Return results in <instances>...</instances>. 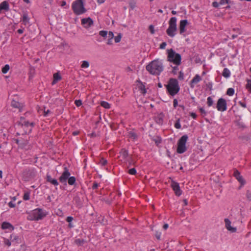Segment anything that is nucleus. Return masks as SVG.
Returning a JSON list of instances; mask_svg holds the SVG:
<instances>
[{
  "label": "nucleus",
  "mask_w": 251,
  "mask_h": 251,
  "mask_svg": "<svg viewBox=\"0 0 251 251\" xmlns=\"http://www.w3.org/2000/svg\"><path fill=\"white\" fill-rule=\"evenodd\" d=\"M146 70L151 75H159L163 70V65L159 59L152 61L146 66Z\"/></svg>",
  "instance_id": "1"
},
{
  "label": "nucleus",
  "mask_w": 251,
  "mask_h": 251,
  "mask_svg": "<svg viewBox=\"0 0 251 251\" xmlns=\"http://www.w3.org/2000/svg\"><path fill=\"white\" fill-rule=\"evenodd\" d=\"M27 219L29 221H39L45 217L47 213L41 208H36L27 213Z\"/></svg>",
  "instance_id": "2"
},
{
  "label": "nucleus",
  "mask_w": 251,
  "mask_h": 251,
  "mask_svg": "<svg viewBox=\"0 0 251 251\" xmlns=\"http://www.w3.org/2000/svg\"><path fill=\"white\" fill-rule=\"evenodd\" d=\"M165 86L169 94L173 96L176 94L179 90L178 81L175 78H171Z\"/></svg>",
  "instance_id": "3"
},
{
  "label": "nucleus",
  "mask_w": 251,
  "mask_h": 251,
  "mask_svg": "<svg viewBox=\"0 0 251 251\" xmlns=\"http://www.w3.org/2000/svg\"><path fill=\"white\" fill-rule=\"evenodd\" d=\"M167 60L178 66L181 64V57L180 54L176 53L172 49L167 50Z\"/></svg>",
  "instance_id": "4"
},
{
  "label": "nucleus",
  "mask_w": 251,
  "mask_h": 251,
  "mask_svg": "<svg viewBox=\"0 0 251 251\" xmlns=\"http://www.w3.org/2000/svg\"><path fill=\"white\" fill-rule=\"evenodd\" d=\"M176 18L172 17L169 22V27L166 30V33L170 37H173L176 35Z\"/></svg>",
  "instance_id": "5"
},
{
  "label": "nucleus",
  "mask_w": 251,
  "mask_h": 251,
  "mask_svg": "<svg viewBox=\"0 0 251 251\" xmlns=\"http://www.w3.org/2000/svg\"><path fill=\"white\" fill-rule=\"evenodd\" d=\"M188 139L187 135H183L177 143V152L178 153H182L186 151V143Z\"/></svg>",
  "instance_id": "6"
},
{
  "label": "nucleus",
  "mask_w": 251,
  "mask_h": 251,
  "mask_svg": "<svg viewBox=\"0 0 251 251\" xmlns=\"http://www.w3.org/2000/svg\"><path fill=\"white\" fill-rule=\"evenodd\" d=\"M19 125H21L22 127L25 130V134H29L31 132L32 127L34 126L33 122H29L25 121L24 118L21 117L19 121Z\"/></svg>",
  "instance_id": "7"
},
{
  "label": "nucleus",
  "mask_w": 251,
  "mask_h": 251,
  "mask_svg": "<svg viewBox=\"0 0 251 251\" xmlns=\"http://www.w3.org/2000/svg\"><path fill=\"white\" fill-rule=\"evenodd\" d=\"M216 108L218 111H225L227 109L226 100L223 98H220L217 101Z\"/></svg>",
  "instance_id": "8"
},
{
  "label": "nucleus",
  "mask_w": 251,
  "mask_h": 251,
  "mask_svg": "<svg viewBox=\"0 0 251 251\" xmlns=\"http://www.w3.org/2000/svg\"><path fill=\"white\" fill-rule=\"evenodd\" d=\"M81 22L82 26L85 28H89L94 24L93 20L90 17L82 19Z\"/></svg>",
  "instance_id": "9"
},
{
  "label": "nucleus",
  "mask_w": 251,
  "mask_h": 251,
  "mask_svg": "<svg viewBox=\"0 0 251 251\" xmlns=\"http://www.w3.org/2000/svg\"><path fill=\"white\" fill-rule=\"evenodd\" d=\"M70 176L69 171L65 168V170L63 172L62 175L59 178L60 182L62 183L66 184L67 180Z\"/></svg>",
  "instance_id": "10"
},
{
  "label": "nucleus",
  "mask_w": 251,
  "mask_h": 251,
  "mask_svg": "<svg viewBox=\"0 0 251 251\" xmlns=\"http://www.w3.org/2000/svg\"><path fill=\"white\" fill-rule=\"evenodd\" d=\"M233 176L236 179L241 183L242 185H244L246 182L243 176L241 175L240 173L236 169H234Z\"/></svg>",
  "instance_id": "11"
},
{
  "label": "nucleus",
  "mask_w": 251,
  "mask_h": 251,
  "mask_svg": "<svg viewBox=\"0 0 251 251\" xmlns=\"http://www.w3.org/2000/svg\"><path fill=\"white\" fill-rule=\"evenodd\" d=\"M171 187L175 191L176 196H179L181 194V191L180 189L179 185L177 182L172 181Z\"/></svg>",
  "instance_id": "12"
},
{
  "label": "nucleus",
  "mask_w": 251,
  "mask_h": 251,
  "mask_svg": "<svg viewBox=\"0 0 251 251\" xmlns=\"http://www.w3.org/2000/svg\"><path fill=\"white\" fill-rule=\"evenodd\" d=\"M25 175L28 177L27 180L34 178L37 175V171L35 169H29L25 172Z\"/></svg>",
  "instance_id": "13"
},
{
  "label": "nucleus",
  "mask_w": 251,
  "mask_h": 251,
  "mask_svg": "<svg viewBox=\"0 0 251 251\" xmlns=\"http://www.w3.org/2000/svg\"><path fill=\"white\" fill-rule=\"evenodd\" d=\"M188 22L187 20H181L179 23V29L180 34H182L185 32V27L188 25Z\"/></svg>",
  "instance_id": "14"
},
{
  "label": "nucleus",
  "mask_w": 251,
  "mask_h": 251,
  "mask_svg": "<svg viewBox=\"0 0 251 251\" xmlns=\"http://www.w3.org/2000/svg\"><path fill=\"white\" fill-rule=\"evenodd\" d=\"M225 222L226 227L228 230L231 231V232H236V228L235 227H233L231 226V223L228 219L226 218L225 219Z\"/></svg>",
  "instance_id": "15"
},
{
  "label": "nucleus",
  "mask_w": 251,
  "mask_h": 251,
  "mask_svg": "<svg viewBox=\"0 0 251 251\" xmlns=\"http://www.w3.org/2000/svg\"><path fill=\"white\" fill-rule=\"evenodd\" d=\"M9 9V5L7 1H3L0 3V14L2 11H7Z\"/></svg>",
  "instance_id": "16"
},
{
  "label": "nucleus",
  "mask_w": 251,
  "mask_h": 251,
  "mask_svg": "<svg viewBox=\"0 0 251 251\" xmlns=\"http://www.w3.org/2000/svg\"><path fill=\"white\" fill-rule=\"evenodd\" d=\"M128 151L125 149H123L120 152V156L119 157L121 158L122 160L126 161L128 156Z\"/></svg>",
  "instance_id": "17"
},
{
  "label": "nucleus",
  "mask_w": 251,
  "mask_h": 251,
  "mask_svg": "<svg viewBox=\"0 0 251 251\" xmlns=\"http://www.w3.org/2000/svg\"><path fill=\"white\" fill-rule=\"evenodd\" d=\"M11 106L14 108H17L19 109V111H21L22 110L23 108L24 107V104L22 103H20L18 101H17L15 100H13L11 101Z\"/></svg>",
  "instance_id": "18"
},
{
  "label": "nucleus",
  "mask_w": 251,
  "mask_h": 251,
  "mask_svg": "<svg viewBox=\"0 0 251 251\" xmlns=\"http://www.w3.org/2000/svg\"><path fill=\"white\" fill-rule=\"evenodd\" d=\"M201 80V78L199 75H196L195 77L192 79L191 81L190 86L191 88H194V84H196L200 81Z\"/></svg>",
  "instance_id": "19"
},
{
  "label": "nucleus",
  "mask_w": 251,
  "mask_h": 251,
  "mask_svg": "<svg viewBox=\"0 0 251 251\" xmlns=\"http://www.w3.org/2000/svg\"><path fill=\"white\" fill-rule=\"evenodd\" d=\"M29 20L30 18L28 17L27 14L24 13L23 15L22 18L21 19V21L23 22L25 25H26L29 23Z\"/></svg>",
  "instance_id": "20"
},
{
  "label": "nucleus",
  "mask_w": 251,
  "mask_h": 251,
  "mask_svg": "<svg viewBox=\"0 0 251 251\" xmlns=\"http://www.w3.org/2000/svg\"><path fill=\"white\" fill-rule=\"evenodd\" d=\"M72 9L75 14L78 15V0H75L73 3Z\"/></svg>",
  "instance_id": "21"
},
{
  "label": "nucleus",
  "mask_w": 251,
  "mask_h": 251,
  "mask_svg": "<svg viewBox=\"0 0 251 251\" xmlns=\"http://www.w3.org/2000/svg\"><path fill=\"white\" fill-rule=\"evenodd\" d=\"M61 76L59 73H56L53 74V80L52 82V84H56L59 80H61Z\"/></svg>",
  "instance_id": "22"
},
{
  "label": "nucleus",
  "mask_w": 251,
  "mask_h": 251,
  "mask_svg": "<svg viewBox=\"0 0 251 251\" xmlns=\"http://www.w3.org/2000/svg\"><path fill=\"white\" fill-rule=\"evenodd\" d=\"M1 228L3 229H8L9 230H13V226L9 223L3 222L1 225Z\"/></svg>",
  "instance_id": "23"
},
{
  "label": "nucleus",
  "mask_w": 251,
  "mask_h": 251,
  "mask_svg": "<svg viewBox=\"0 0 251 251\" xmlns=\"http://www.w3.org/2000/svg\"><path fill=\"white\" fill-rule=\"evenodd\" d=\"M87 10L84 7L83 0H79V15L83 14Z\"/></svg>",
  "instance_id": "24"
},
{
  "label": "nucleus",
  "mask_w": 251,
  "mask_h": 251,
  "mask_svg": "<svg viewBox=\"0 0 251 251\" xmlns=\"http://www.w3.org/2000/svg\"><path fill=\"white\" fill-rule=\"evenodd\" d=\"M222 75L225 78H228L230 75V72L227 68H224L222 73Z\"/></svg>",
  "instance_id": "25"
},
{
  "label": "nucleus",
  "mask_w": 251,
  "mask_h": 251,
  "mask_svg": "<svg viewBox=\"0 0 251 251\" xmlns=\"http://www.w3.org/2000/svg\"><path fill=\"white\" fill-rule=\"evenodd\" d=\"M100 105L106 109H109L110 108V104L106 101H101Z\"/></svg>",
  "instance_id": "26"
},
{
  "label": "nucleus",
  "mask_w": 251,
  "mask_h": 251,
  "mask_svg": "<svg viewBox=\"0 0 251 251\" xmlns=\"http://www.w3.org/2000/svg\"><path fill=\"white\" fill-rule=\"evenodd\" d=\"M10 69V66L8 64H6L5 65H4V66L3 67H2V69H1V72L3 74H6L8 71Z\"/></svg>",
  "instance_id": "27"
},
{
  "label": "nucleus",
  "mask_w": 251,
  "mask_h": 251,
  "mask_svg": "<svg viewBox=\"0 0 251 251\" xmlns=\"http://www.w3.org/2000/svg\"><path fill=\"white\" fill-rule=\"evenodd\" d=\"M75 181V178L74 176L69 177L68 179V182L69 185H72L74 184Z\"/></svg>",
  "instance_id": "28"
},
{
  "label": "nucleus",
  "mask_w": 251,
  "mask_h": 251,
  "mask_svg": "<svg viewBox=\"0 0 251 251\" xmlns=\"http://www.w3.org/2000/svg\"><path fill=\"white\" fill-rule=\"evenodd\" d=\"M30 192L28 191L25 192L23 196V199L25 201L29 200L30 199Z\"/></svg>",
  "instance_id": "29"
},
{
  "label": "nucleus",
  "mask_w": 251,
  "mask_h": 251,
  "mask_svg": "<svg viewBox=\"0 0 251 251\" xmlns=\"http://www.w3.org/2000/svg\"><path fill=\"white\" fill-rule=\"evenodd\" d=\"M246 87L249 92L251 93V79L247 80V84H246Z\"/></svg>",
  "instance_id": "30"
},
{
  "label": "nucleus",
  "mask_w": 251,
  "mask_h": 251,
  "mask_svg": "<svg viewBox=\"0 0 251 251\" xmlns=\"http://www.w3.org/2000/svg\"><path fill=\"white\" fill-rule=\"evenodd\" d=\"M155 120L156 122L159 124H162L163 123V118L160 116L156 117Z\"/></svg>",
  "instance_id": "31"
},
{
  "label": "nucleus",
  "mask_w": 251,
  "mask_h": 251,
  "mask_svg": "<svg viewBox=\"0 0 251 251\" xmlns=\"http://www.w3.org/2000/svg\"><path fill=\"white\" fill-rule=\"evenodd\" d=\"M89 66V63L87 61H83L82 62V64L81 65V67L82 68H87Z\"/></svg>",
  "instance_id": "32"
},
{
  "label": "nucleus",
  "mask_w": 251,
  "mask_h": 251,
  "mask_svg": "<svg viewBox=\"0 0 251 251\" xmlns=\"http://www.w3.org/2000/svg\"><path fill=\"white\" fill-rule=\"evenodd\" d=\"M234 93V90L232 88H228L226 92V94L228 96H232Z\"/></svg>",
  "instance_id": "33"
},
{
  "label": "nucleus",
  "mask_w": 251,
  "mask_h": 251,
  "mask_svg": "<svg viewBox=\"0 0 251 251\" xmlns=\"http://www.w3.org/2000/svg\"><path fill=\"white\" fill-rule=\"evenodd\" d=\"M122 38V35L121 33H119L117 36H116L114 38V40L115 43H117L120 42Z\"/></svg>",
  "instance_id": "34"
},
{
  "label": "nucleus",
  "mask_w": 251,
  "mask_h": 251,
  "mask_svg": "<svg viewBox=\"0 0 251 251\" xmlns=\"http://www.w3.org/2000/svg\"><path fill=\"white\" fill-rule=\"evenodd\" d=\"M207 103L208 106H211L213 104V100L210 97H208Z\"/></svg>",
  "instance_id": "35"
},
{
  "label": "nucleus",
  "mask_w": 251,
  "mask_h": 251,
  "mask_svg": "<svg viewBox=\"0 0 251 251\" xmlns=\"http://www.w3.org/2000/svg\"><path fill=\"white\" fill-rule=\"evenodd\" d=\"M129 136L133 139H136L137 138V134L131 131L129 133Z\"/></svg>",
  "instance_id": "36"
},
{
  "label": "nucleus",
  "mask_w": 251,
  "mask_h": 251,
  "mask_svg": "<svg viewBox=\"0 0 251 251\" xmlns=\"http://www.w3.org/2000/svg\"><path fill=\"white\" fill-rule=\"evenodd\" d=\"M107 31L105 30H101L99 32L100 35L102 37H105L107 35Z\"/></svg>",
  "instance_id": "37"
},
{
  "label": "nucleus",
  "mask_w": 251,
  "mask_h": 251,
  "mask_svg": "<svg viewBox=\"0 0 251 251\" xmlns=\"http://www.w3.org/2000/svg\"><path fill=\"white\" fill-rule=\"evenodd\" d=\"M175 127L177 129H180L181 128V125L180 124V120L178 119L176 122L175 124Z\"/></svg>",
  "instance_id": "38"
},
{
  "label": "nucleus",
  "mask_w": 251,
  "mask_h": 251,
  "mask_svg": "<svg viewBox=\"0 0 251 251\" xmlns=\"http://www.w3.org/2000/svg\"><path fill=\"white\" fill-rule=\"evenodd\" d=\"M128 173L130 175H135L136 174V170L135 168H131L128 171Z\"/></svg>",
  "instance_id": "39"
},
{
  "label": "nucleus",
  "mask_w": 251,
  "mask_h": 251,
  "mask_svg": "<svg viewBox=\"0 0 251 251\" xmlns=\"http://www.w3.org/2000/svg\"><path fill=\"white\" fill-rule=\"evenodd\" d=\"M3 242H4V244L5 245L7 246L8 247L10 246L11 245V242L10 241V240L9 239H6V238H4Z\"/></svg>",
  "instance_id": "40"
},
{
  "label": "nucleus",
  "mask_w": 251,
  "mask_h": 251,
  "mask_svg": "<svg viewBox=\"0 0 251 251\" xmlns=\"http://www.w3.org/2000/svg\"><path fill=\"white\" fill-rule=\"evenodd\" d=\"M150 31L151 34H153L155 33L154 26L152 25H150L149 27Z\"/></svg>",
  "instance_id": "41"
},
{
  "label": "nucleus",
  "mask_w": 251,
  "mask_h": 251,
  "mask_svg": "<svg viewBox=\"0 0 251 251\" xmlns=\"http://www.w3.org/2000/svg\"><path fill=\"white\" fill-rule=\"evenodd\" d=\"M173 71H172V72L174 74H176V73H177V70H178V66L176 65L174 67H173Z\"/></svg>",
  "instance_id": "42"
},
{
  "label": "nucleus",
  "mask_w": 251,
  "mask_h": 251,
  "mask_svg": "<svg viewBox=\"0 0 251 251\" xmlns=\"http://www.w3.org/2000/svg\"><path fill=\"white\" fill-rule=\"evenodd\" d=\"M246 196H247V199L249 201H251V191H250L249 190L247 191V194H246Z\"/></svg>",
  "instance_id": "43"
},
{
  "label": "nucleus",
  "mask_w": 251,
  "mask_h": 251,
  "mask_svg": "<svg viewBox=\"0 0 251 251\" xmlns=\"http://www.w3.org/2000/svg\"><path fill=\"white\" fill-rule=\"evenodd\" d=\"M161 234V233L160 232H159V231H156L155 235L156 238L158 240H160V239Z\"/></svg>",
  "instance_id": "44"
},
{
  "label": "nucleus",
  "mask_w": 251,
  "mask_h": 251,
  "mask_svg": "<svg viewBox=\"0 0 251 251\" xmlns=\"http://www.w3.org/2000/svg\"><path fill=\"white\" fill-rule=\"evenodd\" d=\"M100 163L102 166H104L107 164V160L102 158L100 161Z\"/></svg>",
  "instance_id": "45"
},
{
  "label": "nucleus",
  "mask_w": 251,
  "mask_h": 251,
  "mask_svg": "<svg viewBox=\"0 0 251 251\" xmlns=\"http://www.w3.org/2000/svg\"><path fill=\"white\" fill-rule=\"evenodd\" d=\"M212 4L213 7L215 8H218L220 4V2L218 3L217 1H214L212 2Z\"/></svg>",
  "instance_id": "46"
},
{
  "label": "nucleus",
  "mask_w": 251,
  "mask_h": 251,
  "mask_svg": "<svg viewBox=\"0 0 251 251\" xmlns=\"http://www.w3.org/2000/svg\"><path fill=\"white\" fill-rule=\"evenodd\" d=\"M167 45L166 42H163L160 45V49H164Z\"/></svg>",
  "instance_id": "47"
},
{
  "label": "nucleus",
  "mask_w": 251,
  "mask_h": 251,
  "mask_svg": "<svg viewBox=\"0 0 251 251\" xmlns=\"http://www.w3.org/2000/svg\"><path fill=\"white\" fill-rule=\"evenodd\" d=\"M8 206L11 207V208H13V207H15V204L14 203V202L13 201H10L9 203H8Z\"/></svg>",
  "instance_id": "48"
},
{
  "label": "nucleus",
  "mask_w": 251,
  "mask_h": 251,
  "mask_svg": "<svg viewBox=\"0 0 251 251\" xmlns=\"http://www.w3.org/2000/svg\"><path fill=\"white\" fill-rule=\"evenodd\" d=\"M50 183L54 185H58V183L57 180H56L55 179H53L52 180H51V181H50Z\"/></svg>",
  "instance_id": "49"
},
{
  "label": "nucleus",
  "mask_w": 251,
  "mask_h": 251,
  "mask_svg": "<svg viewBox=\"0 0 251 251\" xmlns=\"http://www.w3.org/2000/svg\"><path fill=\"white\" fill-rule=\"evenodd\" d=\"M229 0H221L220 1V4L221 5L224 4L225 3H228Z\"/></svg>",
  "instance_id": "50"
},
{
  "label": "nucleus",
  "mask_w": 251,
  "mask_h": 251,
  "mask_svg": "<svg viewBox=\"0 0 251 251\" xmlns=\"http://www.w3.org/2000/svg\"><path fill=\"white\" fill-rule=\"evenodd\" d=\"M199 109L203 116L206 115V112L205 111L204 109L203 108H200Z\"/></svg>",
  "instance_id": "51"
},
{
  "label": "nucleus",
  "mask_w": 251,
  "mask_h": 251,
  "mask_svg": "<svg viewBox=\"0 0 251 251\" xmlns=\"http://www.w3.org/2000/svg\"><path fill=\"white\" fill-rule=\"evenodd\" d=\"M108 35V37L109 38H111V39H113L114 37V34L112 31H109L108 33H107Z\"/></svg>",
  "instance_id": "52"
},
{
  "label": "nucleus",
  "mask_w": 251,
  "mask_h": 251,
  "mask_svg": "<svg viewBox=\"0 0 251 251\" xmlns=\"http://www.w3.org/2000/svg\"><path fill=\"white\" fill-rule=\"evenodd\" d=\"M183 76H184L183 73L180 71L179 73L178 78L179 79L182 80V79H183Z\"/></svg>",
  "instance_id": "53"
},
{
  "label": "nucleus",
  "mask_w": 251,
  "mask_h": 251,
  "mask_svg": "<svg viewBox=\"0 0 251 251\" xmlns=\"http://www.w3.org/2000/svg\"><path fill=\"white\" fill-rule=\"evenodd\" d=\"M50 112V111L49 109H48L47 110H45V109L44 111V116L45 117L47 116Z\"/></svg>",
  "instance_id": "54"
},
{
  "label": "nucleus",
  "mask_w": 251,
  "mask_h": 251,
  "mask_svg": "<svg viewBox=\"0 0 251 251\" xmlns=\"http://www.w3.org/2000/svg\"><path fill=\"white\" fill-rule=\"evenodd\" d=\"M52 179H53V178H52V177H51V176L50 175H47V181L50 182V181Z\"/></svg>",
  "instance_id": "55"
},
{
  "label": "nucleus",
  "mask_w": 251,
  "mask_h": 251,
  "mask_svg": "<svg viewBox=\"0 0 251 251\" xmlns=\"http://www.w3.org/2000/svg\"><path fill=\"white\" fill-rule=\"evenodd\" d=\"M73 220V218L70 216L67 217L66 221L68 223H71Z\"/></svg>",
  "instance_id": "56"
},
{
  "label": "nucleus",
  "mask_w": 251,
  "mask_h": 251,
  "mask_svg": "<svg viewBox=\"0 0 251 251\" xmlns=\"http://www.w3.org/2000/svg\"><path fill=\"white\" fill-rule=\"evenodd\" d=\"M173 104H174V107H176L177 105V100L176 99H174V101H173Z\"/></svg>",
  "instance_id": "57"
},
{
  "label": "nucleus",
  "mask_w": 251,
  "mask_h": 251,
  "mask_svg": "<svg viewBox=\"0 0 251 251\" xmlns=\"http://www.w3.org/2000/svg\"><path fill=\"white\" fill-rule=\"evenodd\" d=\"M141 90L142 91V93L145 94L146 93V89L145 88V86H142L141 87Z\"/></svg>",
  "instance_id": "58"
},
{
  "label": "nucleus",
  "mask_w": 251,
  "mask_h": 251,
  "mask_svg": "<svg viewBox=\"0 0 251 251\" xmlns=\"http://www.w3.org/2000/svg\"><path fill=\"white\" fill-rule=\"evenodd\" d=\"M207 86L208 88H209L210 90H212V83L211 82H209L208 84H207Z\"/></svg>",
  "instance_id": "59"
},
{
  "label": "nucleus",
  "mask_w": 251,
  "mask_h": 251,
  "mask_svg": "<svg viewBox=\"0 0 251 251\" xmlns=\"http://www.w3.org/2000/svg\"><path fill=\"white\" fill-rule=\"evenodd\" d=\"M190 115L194 119H196L197 118V114L196 113H193V112L191 113Z\"/></svg>",
  "instance_id": "60"
},
{
  "label": "nucleus",
  "mask_w": 251,
  "mask_h": 251,
  "mask_svg": "<svg viewBox=\"0 0 251 251\" xmlns=\"http://www.w3.org/2000/svg\"><path fill=\"white\" fill-rule=\"evenodd\" d=\"M107 44L108 45H111L112 44V39H111V38H109L108 40V41H107Z\"/></svg>",
  "instance_id": "61"
},
{
  "label": "nucleus",
  "mask_w": 251,
  "mask_h": 251,
  "mask_svg": "<svg viewBox=\"0 0 251 251\" xmlns=\"http://www.w3.org/2000/svg\"><path fill=\"white\" fill-rule=\"evenodd\" d=\"M168 226H169L168 224H164V225H163V228L165 230H166V229H167L168 228Z\"/></svg>",
  "instance_id": "62"
},
{
  "label": "nucleus",
  "mask_w": 251,
  "mask_h": 251,
  "mask_svg": "<svg viewBox=\"0 0 251 251\" xmlns=\"http://www.w3.org/2000/svg\"><path fill=\"white\" fill-rule=\"evenodd\" d=\"M240 104L243 107H246V103H244V102H239Z\"/></svg>",
  "instance_id": "63"
},
{
  "label": "nucleus",
  "mask_w": 251,
  "mask_h": 251,
  "mask_svg": "<svg viewBox=\"0 0 251 251\" xmlns=\"http://www.w3.org/2000/svg\"><path fill=\"white\" fill-rule=\"evenodd\" d=\"M17 32L19 34H22L24 32V29H19L17 31Z\"/></svg>",
  "instance_id": "64"
}]
</instances>
